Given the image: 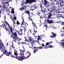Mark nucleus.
Returning a JSON list of instances; mask_svg holds the SVG:
<instances>
[{
  "mask_svg": "<svg viewBox=\"0 0 64 64\" xmlns=\"http://www.w3.org/2000/svg\"><path fill=\"white\" fill-rule=\"evenodd\" d=\"M51 7H52L53 8H48V11L49 12H50H50H48V13H50V14L51 13V14H52V12H53L54 11V15H56V14H55L56 13V6H55L53 5V6H51Z\"/></svg>",
  "mask_w": 64,
  "mask_h": 64,
  "instance_id": "obj_1",
  "label": "nucleus"
},
{
  "mask_svg": "<svg viewBox=\"0 0 64 64\" xmlns=\"http://www.w3.org/2000/svg\"><path fill=\"white\" fill-rule=\"evenodd\" d=\"M5 47L4 46L3 43L2 42V41L0 39V49L2 52H3L5 53L6 52Z\"/></svg>",
  "mask_w": 64,
  "mask_h": 64,
  "instance_id": "obj_2",
  "label": "nucleus"
},
{
  "mask_svg": "<svg viewBox=\"0 0 64 64\" xmlns=\"http://www.w3.org/2000/svg\"><path fill=\"white\" fill-rule=\"evenodd\" d=\"M48 14L49 15L47 17V22L48 23V24H51L53 23V22L51 20H49V19L50 18H51V16L52 15V14H51V13L50 14V12H48Z\"/></svg>",
  "mask_w": 64,
  "mask_h": 64,
  "instance_id": "obj_3",
  "label": "nucleus"
},
{
  "mask_svg": "<svg viewBox=\"0 0 64 64\" xmlns=\"http://www.w3.org/2000/svg\"><path fill=\"white\" fill-rule=\"evenodd\" d=\"M43 2H42V3H44L43 4L45 6H46V7H48L49 6H51L49 5L50 3H49L48 0H43Z\"/></svg>",
  "mask_w": 64,
  "mask_h": 64,
  "instance_id": "obj_4",
  "label": "nucleus"
},
{
  "mask_svg": "<svg viewBox=\"0 0 64 64\" xmlns=\"http://www.w3.org/2000/svg\"><path fill=\"white\" fill-rule=\"evenodd\" d=\"M6 50V52H5V53L4 52V51H3V52H4V53L5 54L6 56H9V55H11V56L13 58H15V57H16V56H13V55H12L11 54V52H10V51L9 52H8V51L7 50Z\"/></svg>",
  "mask_w": 64,
  "mask_h": 64,
  "instance_id": "obj_5",
  "label": "nucleus"
},
{
  "mask_svg": "<svg viewBox=\"0 0 64 64\" xmlns=\"http://www.w3.org/2000/svg\"><path fill=\"white\" fill-rule=\"evenodd\" d=\"M29 39L30 42H32L33 44H34L35 42L36 43H38L39 42L38 40H34V39H32V37H30Z\"/></svg>",
  "mask_w": 64,
  "mask_h": 64,
  "instance_id": "obj_6",
  "label": "nucleus"
},
{
  "mask_svg": "<svg viewBox=\"0 0 64 64\" xmlns=\"http://www.w3.org/2000/svg\"><path fill=\"white\" fill-rule=\"evenodd\" d=\"M36 2V0H26V2L25 3V4H26L28 3H31L32 2Z\"/></svg>",
  "mask_w": 64,
  "mask_h": 64,
  "instance_id": "obj_7",
  "label": "nucleus"
},
{
  "mask_svg": "<svg viewBox=\"0 0 64 64\" xmlns=\"http://www.w3.org/2000/svg\"><path fill=\"white\" fill-rule=\"evenodd\" d=\"M60 4H56V12L58 13H60V10L61 9L60 8H60Z\"/></svg>",
  "mask_w": 64,
  "mask_h": 64,
  "instance_id": "obj_8",
  "label": "nucleus"
},
{
  "mask_svg": "<svg viewBox=\"0 0 64 64\" xmlns=\"http://www.w3.org/2000/svg\"><path fill=\"white\" fill-rule=\"evenodd\" d=\"M9 28H10L9 30H7V31L9 32V33L10 34V33H12V34L13 32V28L11 26H10Z\"/></svg>",
  "mask_w": 64,
  "mask_h": 64,
  "instance_id": "obj_9",
  "label": "nucleus"
},
{
  "mask_svg": "<svg viewBox=\"0 0 64 64\" xmlns=\"http://www.w3.org/2000/svg\"><path fill=\"white\" fill-rule=\"evenodd\" d=\"M61 42H60L59 43V44L60 46H63V48L64 49V38L62 40H61Z\"/></svg>",
  "mask_w": 64,
  "mask_h": 64,
  "instance_id": "obj_10",
  "label": "nucleus"
},
{
  "mask_svg": "<svg viewBox=\"0 0 64 64\" xmlns=\"http://www.w3.org/2000/svg\"><path fill=\"white\" fill-rule=\"evenodd\" d=\"M15 58L16 59H17L18 60H20V61H22L23 60L22 58V56H16Z\"/></svg>",
  "mask_w": 64,
  "mask_h": 64,
  "instance_id": "obj_11",
  "label": "nucleus"
},
{
  "mask_svg": "<svg viewBox=\"0 0 64 64\" xmlns=\"http://www.w3.org/2000/svg\"><path fill=\"white\" fill-rule=\"evenodd\" d=\"M10 1H12V0H3L2 3L4 4L8 3Z\"/></svg>",
  "mask_w": 64,
  "mask_h": 64,
  "instance_id": "obj_12",
  "label": "nucleus"
},
{
  "mask_svg": "<svg viewBox=\"0 0 64 64\" xmlns=\"http://www.w3.org/2000/svg\"><path fill=\"white\" fill-rule=\"evenodd\" d=\"M28 40H27V38H26V37L24 36V39H25L24 41H26V42H29V41L30 42V38H29L30 37H31V36H28Z\"/></svg>",
  "mask_w": 64,
  "mask_h": 64,
  "instance_id": "obj_13",
  "label": "nucleus"
},
{
  "mask_svg": "<svg viewBox=\"0 0 64 64\" xmlns=\"http://www.w3.org/2000/svg\"><path fill=\"white\" fill-rule=\"evenodd\" d=\"M34 53H36V51H38V47H35L34 46Z\"/></svg>",
  "mask_w": 64,
  "mask_h": 64,
  "instance_id": "obj_14",
  "label": "nucleus"
},
{
  "mask_svg": "<svg viewBox=\"0 0 64 64\" xmlns=\"http://www.w3.org/2000/svg\"><path fill=\"white\" fill-rule=\"evenodd\" d=\"M24 13H26V14H28V16H30V12L29 10H27L26 11V10H25L24 12Z\"/></svg>",
  "mask_w": 64,
  "mask_h": 64,
  "instance_id": "obj_15",
  "label": "nucleus"
},
{
  "mask_svg": "<svg viewBox=\"0 0 64 64\" xmlns=\"http://www.w3.org/2000/svg\"><path fill=\"white\" fill-rule=\"evenodd\" d=\"M12 34V37H16V36H17V33H16V32H14L13 33H12V34Z\"/></svg>",
  "mask_w": 64,
  "mask_h": 64,
  "instance_id": "obj_16",
  "label": "nucleus"
},
{
  "mask_svg": "<svg viewBox=\"0 0 64 64\" xmlns=\"http://www.w3.org/2000/svg\"><path fill=\"white\" fill-rule=\"evenodd\" d=\"M3 27L4 28H5L6 30H7V27L6 26V25L5 24H3L2 25V26H0V27Z\"/></svg>",
  "mask_w": 64,
  "mask_h": 64,
  "instance_id": "obj_17",
  "label": "nucleus"
},
{
  "mask_svg": "<svg viewBox=\"0 0 64 64\" xmlns=\"http://www.w3.org/2000/svg\"><path fill=\"white\" fill-rule=\"evenodd\" d=\"M20 55L21 56H24V52H23V51L20 50Z\"/></svg>",
  "mask_w": 64,
  "mask_h": 64,
  "instance_id": "obj_18",
  "label": "nucleus"
},
{
  "mask_svg": "<svg viewBox=\"0 0 64 64\" xmlns=\"http://www.w3.org/2000/svg\"><path fill=\"white\" fill-rule=\"evenodd\" d=\"M13 38V41H15H15H16V40H17V39L18 38V37H17V36H15L14 37H12Z\"/></svg>",
  "mask_w": 64,
  "mask_h": 64,
  "instance_id": "obj_19",
  "label": "nucleus"
},
{
  "mask_svg": "<svg viewBox=\"0 0 64 64\" xmlns=\"http://www.w3.org/2000/svg\"><path fill=\"white\" fill-rule=\"evenodd\" d=\"M32 7H34V9H38V6H37L36 4L33 5Z\"/></svg>",
  "mask_w": 64,
  "mask_h": 64,
  "instance_id": "obj_20",
  "label": "nucleus"
},
{
  "mask_svg": "<svg viewBox=\"0 0 64 64\" xmlns=\"http://www.w3.org/2000/svg\"><path fill=\"white\" fill-rule=\"evenodd\" d=\"M28 26V25L27 24V23H24L23 24V27H27V26Z\"/></svg>",
  "mask_w": 64,
  "mask_h": 64,
  "instance_id": "obj_21",
  "label": "nucleus"
},
{
  "mask_svg": "<svg viewBox=\"0 0 64 64\" xmlns=\"http://www.w3.org/2000/svg\"><path fill=\"white\" fill-rule=\"evenodd\" d=\"M32 24H33V27L34 28H36V29H37V26H36V25H35V24L34 23H33V21H32Z\"/></svg>",
  "mask_w": 64,
  "mask_h": 64,
  "instance_id": "obj_22",
  "label": "nucleus"
},
{
  "mask_svg": "<svg viewBox=\"0 0 64 64\" xmlns=\"http://www.w3.org/2000/svg\"><path fill=\"white\" fill-rule=\"evenodd\" d=\"M2 10H5V9H6V7L5 6V5H4V4H3L2 5Z\"/></svg>",
  "mask_w": 64,
  "mask_h": 64,
  "instance_id": "obj_23",
  "label": "nucleus"
},
{
  "mask_svg": "<svg viewBox=\"0 0 64 64\" xmlns=\"http://www.w3.org/2000/svg\"><path fill=\"white\" fill-rule=\"evenodd\" d=\"M46 9H42V10L41 11H42V12L43 13H45V12H46Z\"/></svg>",
  "mask_w": 64,
  "mask_h": 64,
  "instance_id": "obj_24",
  "label": "nucleus"
},
{
  "mask_svg": "<svg viewBox=\"0 0 64 64\" xmlns=\"http://www.w3.org/2000/svg\"><path fill=\"white\" fill-rule=\"evenodd\" d=\"M52 34V36H53V37L54 38V37H56V34H54V32H52L51 33Z\"/></svg>",
  "mask_w": 64,
  "mask_h": 64,
  "instance_id": "obj_25",
  "label": "nucleus"
},
{
  "mask_svg": "<svg viewBox=\"0 0 64 64\" xmlns=\"http://www.w3.org/2000/svg\"><path fill=\"white\" fill-rule=\"evenodd\" d=\"M60 3H62V6H64V4H63V3H64V1H62V0H60Z\"/></svg>",
  "mask_w": 64,
  "mask_h": 64,
  "instance_id": "obj_26",
  "label": "nucleus"
},
{
  "mask_svg": "<svg viewBox=\"0 0 64 64\" xmlns=\"http://www.w3.org/2000/svg\"><path fill=\"white\" fill-rule=\"evenodd\" d=\"M14 8H12V10L11 12L12 14H14Z\"/></svg>",
  "mask_w": 64,
  "mask_h": 64,
  "instance_id": "obj_27",
  "label": "nucleus"
},
{
  "mask_svg": "<svg viewBox=\"0 0 64 64\" xmlns=\"http://www.w3.org/2000/svg\"><path fill=\"white\" fill-rule=\"evenodd\" d=\"M29 17L28 18V20H30V21H32V18H30V17H32V16H31L30 15V16H28Z\"/></svg>",
  "mask_w": 64,
  "mask_h": 64,
  "instance_id": "obj_28",
  "label": "nucleus"
},
{
  "mask_svg": "<svg viewBox=\"0 0 64 64\" xmlns=\"http://www.w3.org/2000/svg\"><path fill=\"white\" fill-rule=\"evenodd\" d=\"M38 49H43V48L42 46H40L38 47Z\"/></svg>",
  "mask_w": 64,
  "mask_h": 64,
  "instance_id": "obj_29",
  "label": "nucleus"
},
{
  "mask_svg": "<svg viewBox=\"0 0 64 64\" xmlns=\"http://www.w3.org/2000/svg\"><path fill=\"white\" fill-rule=\"evenodd\" d=\"M49 48V46L47 47V46H46V45H44V46L43 48H44V49H47V48Z\"/></svg>",
  "mask_w": 64,
  "mask_h": 64,
  "instance_id": "obj_30",
  "label": "nucleus"
},
{
  "mask_svg": "<svg viewBox=\"0 0 64 64\" xmlns=\"http://www.w3.org/2000/svg\"><path fill=\"white\" fill-rule=\"evenodd\" d=\"M25 7L26 8L25 6H23V7L22 6V8H20V10H24V9H25Z\"/></svg>",
  "mask_w": 64,
  "mask_h": 64,
  "instance_id": "obj_31",
  "label": "nucleus"
},
{
  "mask_svg": "<svg viewBox=\"0 0 64 64\" xmlns=\"http://www.w3.org/2000/svg\"><path fill=\"white\" fill-rule=\"evenodd\" d=\"M22 57L23 60H24V59H25L27 58V57H25L24 56V55L23 56H22Z\"/></svg>",
  "mask_w": 64,
  "mask_h": 64,
  "instance_id": "obj_32",
  "label": "nucleus"
},
{
  "mask_svg": "<svg viewBox=\"0 0 64 64\" xmlns=\"http://www.w3.org/2000/svg\"><path fill=\"white\" fill-rule=\"evenodd\" d=\"M59 15V14H56V18H59L60 17V16Z\"/></svg>",
  "mask_w": 64,
  "mask_h": 64,
  "instance_id": "obj_33",
  "label": "nucleus"
},
{
  "mask_svg": "<svg viewBox=\"0 0 64 64\" xmlns=\"http://www.w3.org/2000/svg\"><path fill=\"white\" fill-rule=\"evenodd\" d=\"M22 32H20V31H19V32H18V34H19V35H22Z\"/></svg>",
  "mask_w": 64,
  "mask_h": 64,
  "instance_id": "obj_34",
  "label": "nucleus"
},
{
  "mask_svg": "<svg viewBox=\"0 0 64 64\" xmlns=\"http://www.w3.org/2000/svg\"><path fill=\"white\" fill-rule=\"evenodd\" d=\"M17 52H14V54L15 56H16V57L18 56V54H17Z\"/></svg>",
  "mask_w": 64,
  "mask_h": 64,
  "instance_id": "obj_35",
  "label": "nucleus"
},
{
  "mask_svg": "<svg viewBox=\"0 0 64 64\" xmlns=\"http://www.w3.org/2000/svg\"><path fill=\"white\" fill-rule=\"evenodd\" d=\"M10 47H12V48H13L14 49L15 48V47L14 46H13V44H12V46L10 45Z\"/></svg>",
  "mask_w": 64,
  "mask_h": 64,
  "instance_id": "obj_36",
  "label": "nucleus"
},
{
  "mask_svg": "<svg viewBox=\"0 0 64 64\" xmlns=\"http://www.w3.org/2000/svg\"><path fill=\"white\" fill-rule=\"evenodd\" d=\"M38 12V15H39V16H40V15H41V12Z\"/></svg>",
  "mask_w": 64,
  "mask_h": 64,
  "instance_id": "obj_37",
  "label": "nucleus"
},
{
  "mask_svg": "<svg viewBox=\"0 0 64 64\" xmlns=\"http://www.w3.org/2000/svg\"><path fill=\"white\" fill-rule=\"evenodd\" d=\"M25 22L24 21V20H23L22 22L21 25H23V24H24V23H25Z\"/></svg>",
  "mask_w": 64,
  "mask_h": 64,
  "instance_id": "obj_38",
  "label": "nucleus"
},
{
  "mask_svg": "<svg viewBox=\"0 0 64 64\" xmlns=\"http://www.w3.org/2000/svg\"><path fill=\"white\" fill-rule=\"evenodd\" d=\"M60 4V3L59 2V1H56V4Z\"/></svg>",
  "mask_w": 64,
  "mask_h": 64,
  "instance_id": "obj_39",
  "label": "nucleus"
},
{
  "mask_svg": "<svg viewBox=\"0 0 64 64\" xmlns=\"http://www.w3.org/2000/svg\"><path fill=\"white\" fill-rule=\"evenodd\" d=\"M16 23L17 25H19V24H20V22H18V21H17V22Z\"/></svg>",
  "mask_w": 64,
  "mask_h": 64,
  "instance_id": "obj_40",
  "label": "nucleus"
},
{
  "mask_svg": "<svg viewBox=\"0 0 64 64\" xmlns=\"http://www.w3.org/2000/svg\"><path fill=\"white\" fill-rule=\"evenodd\" d=\"M61 23H62L61 24L62 25H64V22H61Z\"/></svg>",
  "mask_w": 64,
  "mask_h": 64,
  "instance_id": "obj_41",
  "label": "nucleus"
},
{
  "mask_svg": "<svg viewBox=\"0 0 64 64\" xmlns=\"http://www.w3.org/2000/svg\"><path fill=\"white\" fill-rule=\"evenodd\" d=\"M14 53H17V51L16 50V49L14 50Z\"/></svg>",
  "mask_w": 64,
  "mask_h": 64,
  "instance_id": "obj_42",
  "label": "nucleus"
},
{
  "mask_svg": "<svg viewBox=\"0 0 64 64\" xmlns=\"http://www.w3.org/2000/svg\"><path fill=\"white\" fill-rule=\"evenodd\" d=\"M13 24L14 25V24H16V23H15V21H14V20H13Z\"/></svg>",
  "mask_w": 64,
  "mask_h": 64,
  "instance_id": "obj_43",
  "label": "nucleus"
},
{
  "mask_svg": "<svg viewBox=\"0 0 64 64\" xmlns=\"http://www.w3.org/2000/svg\"><path fill=\"white\" fill-rule=\"evenodd\" d=\"M56 1V0H53L52 1L54 2V4H55V3H54V2H55V1Z\"/></svg>",
  "mask_w": 64,
  "mask_h": 64,
  "instance_id": "obj_44",
  "label": "nucleus"
},
{
  "mask_svg": "<svg viewBox=\"0 0 64 64\" xmlns=\"http://www.w3.org/2000/svg\"><path fill=\"white\" fill-rule=\"evenodd\" d=\"M18 44L19 45H22V42H18Z\"/></svg>",
  "mask_w": 64,
  "mask_h": 64,
  "instance_id": "obj_45",
  "label": "nucleus"
},
{
  "mask_svg": "<svg viewBox=\"0 0 64 64\" xmlns=\"http://www.w3.org/2000/svg\"><path fill=\"white\" fill-rule=\"evenodd\" d=\"M49 44H50L49 43V42H47V43H46V45L47 46V45H49Z\"/></svg>",
  "mask_w": 64,
  "mask_h": 64,
  "instance_id": "obj_46",
  "label": "nucleus"
},
{
  "mask_svg": "<svg viewBox=\"0 0 64 64\" xmlns=\"http://www.w3.org/2000/svg\"><path fill=\"white\" fill-rule=\"evenodd\" d=\"M64 36V34H62L61 35V36H62V37H63Z\"/></svg>",
  "mask_w": 64,
  "mask_h": 64,
  "instance_id": "obj_47",
  "label": "nucleus"
},
{
  "mask_svg": "<svg viewBox=\"0 0 64 64\" xmlns=\"http://www.w3.org/2000/svg\"><path fill=\"white\" fill-rule=\"evenodd\" d=\"M14 20H16V16H14Z\"/></svg>",
  "mask_w": 64,
  "mask_h": 64,
  "instance_id": "obj_48",
  "label": "nucleus"
},
{
  "mask_svg": "<svg viewBox=\"0 0 64 64\" xmlns=\"http://www.w3.org/2000/svg\"><path fill=\"white\" fill-rule=\"evenodd\" d=\"M42 47H44L45 45H44V44H42Z\"/></svg>",
  "mask_w": 64,
  "mask_h": 64,
  "instance_id": "obj_49",
  "label": "nucleus"
},
{
  "mask_svg": "<svg viewBox=\"0 0 64 64\" xmlns=\"http://www.w3.org/2000/svg\"><path fill=\"white\" fill-rule=\"evenodd\" d=\"M29 31H30V33H32V31L31 30L29 29Z\"/></svg>",
  "mask_w": 64,
  "mask_h": 64,
  "instance_id": "obj_50",
  "label": "nucleus"
},
{
  "mask_svg": "<svg viewBox=\"0 0 64 64\" xmlns=\"http://www.w3.org/2000/svg\"><path fill=\"white\" fill-rule=\"evenodd\" d=\"M38 38H41V37H41V35H40V36H38Z\"/></svg>",
  "mask_w": 64,
  "mask_h": 64,
  "instance_id": "obj_51",
  "label": "nucleus"
},
{
  "mask_svg": "<svg viewBox=\"0 0 64 64\" xmlns=\"http://www.w3.org/2000/svg\"><path fill=\"white\" fill-rule=\"evenodd\" d=\"M61 22L58 21V22H56V23H61Z\"/></svg>",
  "mask_w": 64,
  "mask_h": 64,
  "instance_id": "obj_52",
  "label": "nucleus"
},
{
  "mask_svg": "<svg viewBox=\"0 0 64 64\" xmlns=\"http://www.w3.org/2000/svg\"><path fill=\"white\" fill-rule=\"evenodd\" d=\"M4 53L3 54H2V55H1L0 56V58H1V57H2V56H3V55H4Z\"/></svg>",
  "mask_w": 64,
  "mask_h": 64,
  "instance_id": "obj_53",
  "label": "nucleus"
},
{
  "mask_svg": "<svg viewBox=\"0 0 64 64\" xmlns=\"http://www.w3.org/2000/svg\"><path fill=\"white\" fill-rule=\"evenodd\" d=\"M24 31H26V27H24Z\"/></svg>",
  "mask_w": 64,
  "mask_h": 64,
  "instance_id": "obj_54",
  "label": "nucleus"
},
{
  "mask_svg": "<svg viewBox=\"0 0 64 64\" xmlns=\"http://www.w3.org/2000/svg\"><path fill=\"white\" fill-rule=\"evenodd\" d=\"M1 11H2V9H1V10H0V14H1L2 13V12Z\"/></svg>",
  "mask_w": 64,
  "mask_h": 64,
  "instance_id": "obj_55",
  "label": "nucleus"
},
{
  "mask_svg": "<svg viewBox=\"0 0 64 64\" xmlns=\"http://www.w3.org/2000/svg\"><path fill=\"white\" fill-rule=\"evenodd\" d=\"M24 44L25 45H26L27 43H26L25 42H24Z\"/></svg>",
  "mask_w": 64,
  "mask_h": 64,
  "instance_id": "obj_56",
  "label": "nucleus"
},
{
  "mask_svg": "<svg viewBox=\"0 0 64 64\" xmlns=\"http://www.w3.org/2000/svg\"><path fill=\"white\" fill-rule=\"evenodd\" d=\"M30 56V55H29L27 57H26V58H29V56Z\"/></svg>",
  "mask_w": 64,
  "mask_h": 64,
  "instance_id": "obj_57",
  "label": "nucleus"
},
{
  "mask_svg": "<svg viewBox=\"0 0 64 64\" xmlns=\"http://www.w3.org/2000/svg\"><path fill=\"white\" fill-rule=\"evenodd\" d=\"M7 24H8V27H10V26H9V24L8 23Z\"/></svg>",
  "mask_w": 64,
  "mask_h": 64,
  "instance_id": "obj_58",
  "label": "nucleus"
},
{
  "mask_svg": "<svg viewBox=\"0 0 64 64\" xmlns=\"http://www.w3.org/2000/svg\"><path fill=\"white\" fill-rule=\"evenodd\" d=\"M52 43V41H50V42H49V43L50 44Z\"/></svg>",
  "mask_w": 64,
  "mask_h": 64,
  "instance_id": "obj_59",
  "label": "nucleus"
},
{
  "mask_svg": "<svg viewBox=\"0 0 64 64\" xmlns=\"http://www.w3.org/2000/svg\"><path fill=\"white\" fill-rule=\"evenodd\" d=\"M18 40V41H20V38H18V39H17Z\"/></svg>",
  "mask_w": 64,
  "mask_h": 64,
  "instance_id": "obj_60",
  "label": "nucleus"
},
{
  "mask_svg": "<svg viewBox=\"0 0 64 64\" xmlns=\"http://www.w3.org/2000/svg\"><path fill=\"white\" fill-rule=\"evenodd\" d=\"M2 6H1V4L0 3V8H2Z\"/></svg>",
  "mask_w": 64,
  "mask_h": 64,
  "instance_id": "obj_61",
  "label": "nucleus"
},
{
  "mask_svg": "<svg viewBox=\"0 0 64 64\" xmlns=\"http://www.w3.org/2000/svg\"><path fill=\"white\" fill-rule=\"evenodd\" d=\"M21 18L22 19V20H24V19H23V16Z\"/></svg>",
  "mask_w": 64,
  "mask_h": 64,
  "instance_id": "obj_62",
  "label": "nucleus"
},
{
  "mask_svg": "<svg viewBox=\"0 0 64 64\" xmlns=\"http://www.w3.org/2000/svg\"><path fill=\"white\" fill-rule=\"evenodd\" d=\"M22 45H24V42H22Z\"/></svg>",
  "mask_w": 64,
  "mask_h": 64,
  "instance_id": "obj_63",
  "label": "nucleus"
},
{
  "mask_svg": "<svg viewBox=\"0 0 64 64\" xmlns=\"http://www.w3.org/2000/svg\"><path fill=\"white\" fill-rule=\"evenodd\" d=\"M50 36L51 38H54L53 36Z\"/></svg>",
  "mask_w": 64,
  "mask_h": 64,
  "instance_id": "obj_64",
  "label": "nucleus"
}]
</instances>
